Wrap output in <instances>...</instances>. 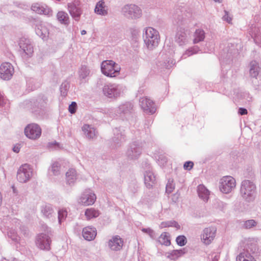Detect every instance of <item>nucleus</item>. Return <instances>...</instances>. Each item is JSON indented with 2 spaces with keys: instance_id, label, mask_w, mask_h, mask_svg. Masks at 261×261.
I'll list each match as a JSON object with an SVG mask.
<instances>
[{
  "instance_id": "1",
  "label": "nucleus",
  "mask_w": 261,
  "mask_h": 261,
  "mask_svg": "<svg viewBox=\"0 0 261 261\" xmlns=\"http://www.w3.org/2000/svg\"><path fill=\"white\" fill-rule=\"evenodd\" d=\"M143 37L144 43L148 49L152 50L158 46L160 37L156 30L152 27L146 28Z\"/></svg>"
},
{
  "instance_id": "2",
  "label": "nucleus",
  "mask_w": 261,
  "mask_h": 261,
  "mask_svg": "<svg viewBox=\"0 0 261 261\" xmlns=\"http://www.w3.org/2000/svg\"><path fill=\"white\" fill-rule=\"evenodd\" d=\"M120 13L125 18L129 20H137L142 15V9L134 4L123 5L121 8Z\"/></svg>"
},
{
  "instance_id": "3",
  "label": "nucleus",
  "mask_w": 261,
  "mask_h": 261,
  "mask_svg": "<svg viewBox=\"0 0 261 261\" xmlns=\"http://www.w3.org/2000/svg\"><path fill=\"white\" fill-rule=\"evenodd\" d=\"M256 192V186L253 181L250 180L242 181L240 188V194L242 197L248 201L254 198Z\"/></svg>"
},
{
  "instance_id": "4",
  "label": "nucleus",
  "mask_w": 261,
  "mask_h": 261,
  "mask_svg": "<svg viewBox=\"0 0 261 261\" xmlns=\"http://www.w3.org/2000/svg\"><path fill=\"white\" fill-rule=\"evenodd\" d=\"M120 69V66L112 60L103 61L101 64V72L108 77H115L119 74Z\"/></svg>"
},
{
  "instance_id": "5",
  "label": "nucleus",
  "mask_w": 261,
  "mask_h": 261,
  "mask_svg": "<svg viewBox=\"0 0 261 261\" xmlns=\"http://www.w3.org/2000/svg\"><path fill=\"white\" fill-rule=\"evenodd\" d=\"M257 250L255 244H248L246 249L237 256L236 261H256Z\"/></svg>"
},
{
  "instance_id": "6",
  "label": "nucleus",
  "mask_w": 261,
  "mask_h": 261,
  "mask_svg": "<svg viewBox=\"0 0 261 261\" xmlns=\"http://www.w3.org/2000/svg\"><path fill=\"white\" fill-rule=\"evenodd\" d=\"M33 169L31 165L28 164L22 165L18 169L17 179L20 183H26L32 177Z\"/></svg>"
},
{
  "instance_id": "7",
  "label": "nucleus",
  "mask_w": 261,
  "mask_h": 261,
  "mask_svg": "<svg viewBox=\"0 0 261 261\" xmlns=\"http://www.w3.org/2000/svg\"><path fill=\"white\" fill-rule=\"evenodd\" d=\"M123 91V87L121 85L109 84L104 85L102 88L103 94L109 98L120 97Z\"/></svg>"
},
{
  "instance_id": "8",
  "label": "nucleus",
  "mask_w": 261,
  "mask_h": 261,
  "mask_svg": "<svg viewBox=\"0 0 261 261\" xmlns=\"http://www.w3.org/2000/svg\"><path fill=\"white\" fill-rule=\"evenodd\" d=\"M133 108L134 106L131 102H126L122 103L114 111V113L112 114V116L127 118L133 113Z\"/></svg>"
},
{
  "instance_id": "9",
  "label": "nucleus",
  "mask_w": 261,
  "mask_h": 261,
  "mask_svg": "<svg viewBox=\"0 0 261 261\" xmlns=\"http://www.w3.org/2000/svg\"><path fill=\"white\" fill-rule=\"evenodd\" d=\"M236 187V180L230 176L223 177L219 183V189L221 192L227 194L230 193Z\"/></svg>"
},
{
  "instance_id": "10",
  "label": "nucleus",
  "mask_w": 261,
  "mask_h": 261,
  "mask_svg": "<svg viewBox=\"0 0 261 261\" xmlns=\"http://www.w3.org/2000/svg\"><path fill=\"white\" fill-rule=\"evenodd\" d=\"M142 146L138 141H134L129 145L126 155L129 160H136L142 153Z\"/></svg>"
},
{
  "instance_id": "11",
  "label": "nucleus",
  "mask_w": 261,
  "mask_h": 261,
  "mask_svg": "<svg viewBox=\"0 0 261 261\" xmlns=\"http://www.w3.org/2000/svg\"><path fill=\"white\" fill-rule=\"evenodd\" d=\"M217 232L215 226H210L205 228L202 232L200 236L201 242L206 245H208L214 240Z\"/></svg>"
},
{
  "instance_id": "12",
  "label": "nucleus",
  "mask_w": 261,
  "mask_h": 261,
  "mask_svg": "<svg viewBox=\"0 0 261 261\" xmlns=\"http://www.w3.org/2000/svg\"><path fill=\"white\" fill-rule=\"evenodd\" d=\"M19 45L22 57L29 58L32 56L34 53V48L31 41L29 39L25 38H21L20 40Z\"/></svg>"
},
{
  "instance_id": "13",
  "label": "nucleus",
  "mask_w": 261,
  "mask_h": 261,
  "mask_svg": "<svg viewBox=\"0 0 261 261\" xmlns=\"http://www.w3.org/2000/svg\"><path fill=\"white\" fill-rule=\"evenodd\" d=\"M80 2L79 0H73V2L68 3V10L72 17L75 21H79L82 14V10L79 7Z\"/></svg>"
},
{
  "instance_id": "14",
  "label": "nucleus",
  "mask_w": 261,
  "mask_h": 261,
  "mask_svg": "<svg viewBox=\"0 0 261 261\" xmlns=\"http://www.w3.org/2000/svg\"><path fill=\"white\" fill-rule=\"evenodd\" d=\"M24 133L28 138L32 140H36L38 139L41 135V129L37 124H30L25 128Z\"/></svg>"
},
{
  "instance_id": "15",
  "label": "nucleus",
  "mask_w": 261,
  "mask_h": 261,
  "mask_svg": "<svg viewBox=\"0 0 261 261\" xmlns=\"http://www.w3.org/2000/svg\"><path fill=\"white\" fill-rule=\"evenodd\" d=\"M96 196L90 189H87L82 194L79 199V203L84 205H92L95 201Z\"/></svg>"
},
{
  "instance_id": "16",
  "label": "nucleus",
  "mask_w": 261,
  "mask_h": 261,
  "mask_svg": "<svg viewBox=\"0 0 261 261\" xmlns=\"http://www.w3.org/2000/svg\"><path fill=\"white\" fill-rule=\"evenodd\" d=\"M189 31L181 27L178 28L175 36V41L180 46L186 44L189 39Z\"/></svg>"
},
{
  "instance_id": "17",
  "label": "nucleus",
  "mask_w": 261,
  "mask_h": 261,
  "mask_svg": "<svg viewBox=\"0 0 261 261\" xmlns=\"http://www.w3.org/2000/svg\"><path fill=\"white\" fill-rule=\"evenodd\" d=\"M113 132V146L114 147L116 148L121 146V144L125 141V130L121 127H116L114 129Z\"/></svg>"
},
{
  "instance_id": "18",
  "label": "nucleus",
  "mask_w": 261,
  "mask_h": 261,
  "mask_svg": "<svg viewBox=\"0 0 261 261\" xmlns=\"http://www.w3.org/2000/svg\"><path fill=\"white\" fill-rule=\"evenodd\" d=\"M51 240L46 234L41 233L36 237V243L37 246L42 250H49L50 248Z\"/></svg>"
},
{
  "instance_id": "19",
  "label": "nucleus",
  "mask_w": 261,
  "mask_h": 261,
  "mask_svg": "<svg viewBox=\"0 0 261 261\" xmlns=\"http://www.w3.org/2000/svg\"><path fill=\"white\" fill-rule=\"evenodd\" d=\"M140 105L145 113L153 114L155 112L156 108L154 103L147 97H142L139 100Z\"/></svg>"
},
{
  "instance_id": "20",
  "label": "nucleus",
  "mask_w": 261,
  "mask_h": 261,
  "mask_svg": "<svg viewBox=\"0 0 261 261\" xmlns=\"http://www.w3.org/2000/svg\"><path fill=\"white\" fill-rule=\"evenodd\" d=\"M14 73L13 66L10 63H3L0 67V76L4 80H9Z\"/></svg>"
},
{
  "instance_id": "21",
  "label": "nucleus",
  "mask_w": 261,
  "mask_h": 261,
  "mask_svg": "<svg viewBox=\"0 0 261 261\" xmlns=\"http://www.w3.org/2000/svg\"><path fill=\"white\" fill-rule=\"evenodd\" d=\"M31 10L39 14H44L48 16L53 15V11L45 4L34 3L31 6Z\"/></svg>"
},
{
  "instance_id": "22",
  "label": "nucleus",
  "mask_w": 261,
  "mask_h": 261,
  "mask_svg": "<svg viewBox=\"0 0 261 261\" xmlns=\"http://www.w3.org/2000/svg\"><path fill=\"white\" fill-rule=\"evenodd\" d=\"M123 240L119 236H115L112 237L108 242L109 248L115 251L120 250L123 246Z\"/></svg>"
},
{
  "instance_id": "23",
  "label": "nucleus",
  "mask_w": 261,
  "mask_h": 261,
  "mask_svg": "<svg viewBox=\"0 0 261 261\" xmlns=\"http://www.w3.org/2000/svg\"><path fill=\"white\" fill-rule=\"evenodd\" d=\"M47 98L44 96H39L35 100L30 101L28 103V107L31 106L32 112L37 111L36 108L41 109L47 105Z\"/></svg>"
},
{
  "instance_id": "24",
  "label": "nucleus",
  "mask_w": 261,
  "mask_h": 261,
  "mask_svg": "<svg viewBox=\"0 0 261 261\" xmlns=\"http://www.w3.org/2000/svg\"><path fill=\"white\" fill-rule=\"evenodd\" d=\"M228 47H229V44L228 45V46L226 48H224L223 51L221 53L220 61L221 64L222 63H230L231 60L232 55L236 53V50L234 48H229V49H228Z\"/></svg>"
},
{
  "instance_id": "25",
  "label": "nucleus",
  "mask_w": 261,
  "mask_h": 261,
  "mask_svg": "<svg viewBox=\"0 0 261 261\" xmlns=\"http://www.w3.org/2000/svg\"><path fill=\"white\" fill-rule=\"evenodd\" d=\"M82 130L86 138L89 140H93L97 137V132L92 125L85 124L82 126Z\"/></svg>"
},
{
  "instance_id": "26",
  "label": "nucleus",
  "mask_w": 261,
  "mask_h": 261,
  "mask_svg": "<svg viewBox=\"0 0 261 261\" xmlns=\"http://www.w3.org/2000/svg\"><path fill=\"white\" fill-rule=\"evenodd\" d=\"M36 34L42 39H45L48 35V30L47 28L41 22H38L36 24Z\"/></svg>"
},
{
  "instance_id": "27",
  "label": "nucleus",
  "mask_w": 261,
  "mask_h": 261,
  "mask_svg": "<svg viewBox=\"0 0 261 261\" xmlns=\"http://www.w3.org/2000/svg\"><path fill=\"white\" fill-rule=\"evenodd\" d=\"M94 12L101 16H107L108 14V8L103 0L98 2L95 6Z\"/></svg>"
},
{
  "instance_id": "28",
  "label": "nucleus",
  "mask_w": 261,
  "mask_h": 261,
  "mask_svg": "<svg viewBox=\"0 0 261 261\" xmlns=\"http://www.w3.org/2000/svg\"><path fill=\"white\" fill-rule=\"evenodd\" d=\"M155 176L152 171L148 170L144 173V183L146 187L150 189L155 184Z\"/></svg>"
},
{
  "instance_id": "29",
  "label": "nucleus",
  "mask_w": 261,
  "mask_h": 261,
  "mask_svg": "<svg viewBox=\"0 0 261 261\" xmlns=\"http://www.w3.org/2000/svg\"><path fill=\"white\" fill-rule=\"evenodd\" d=\"M82 233L84 239L87 241L94 240L97 234L96 228L91 227L84 228Z\"/></svg>"
},
{
  "instance_id": "30",
  "label": "nucleus",
  "mask_w": 261,
  "mask_h": 261,
  "mask_svg": "<svg viewBox=\"0 0 261 261\" xmlns=\"http://www.w3.org/2000/svg\"><path fill=\"white\" fill-rule=\"evenodd\" d=\"M77 172L75 169L70 168L66 173V183L69 185H73L77 179Z\"/></svg>"
},
{
  "instance_id": "31",
  "label": "nucleus",
  "mask_w": 261,
  "mask_h": 261,
  "mask_svg": "<svg viewBox=\"0 0 261 261\" xmlns=\"http://www.w3.org/2000/svg\"><path fill=\"white\" fill-rule=\"evenodd\" d=\"M261 72V67L255 61H252L250 63L249 73L252 77L256 78Z\"/></svg>"
},
{
  "instance_id": "32",
  "label": "nucleus",
  "mask_w": 261,
  "mask_h": 261,
  "mask_svg": "<svg viewBox=\"0 0 261 261\" xmlns=\"http://www.w3.org/2000/svg\"><path fill=\"white\" fill-rule=\"evenodd\" d=\"M197 193L200 198L204 201H207L209 198L210 191L203 185H200L197 187Z\"/></svg>"
},
{
  "instance_id": "33",
  "label": "nucleus",
  "mask_w": 261,
  "mask_h": 261,
  "mask_svg": "<svg viewBox=\"0 0 261 261\" xmlns=\"http://www.w3.org/2000/svg\"><path fill=\"white\" fill-rule=\"evenodd\" d=\"M58 21L62 24L67 25L69 24V17L68 14L64 11H59L56 16Z\"/></svg>"
},
{
  "instance_id": "34",
  "label": "nucleus",
  "mask_w": 261,
  "mask_h": 261,
  "mask_svg": "<svg viewBox=\"0 0 261 261\" xmlns=\"http://www.w3.org/2000/svg\"><path fill=\"white\" fill-rule=\"evenodd\" d=\"M49 173L55 176H58L61 174V165L58 162H54L48 169Z\"/></svg>"
},
{
  "instance_id": "35",
  "label": "nucleus",
  "mask_w": 261,
  "mask_h": 261,
  "mask_svg": "<svg viewBox=\"0 0 261 261\" xmlns=\"http://www.w3.org/2000/svg\"><path fill=\"white\" fill-rule=\"evenodd\" d=\"M186 249L182 248L179 250H173L170 252L167 253V257L172 260H175L186 253Z\"/></svg>"
},
{
  "instance_id": "36",
  "label": "nucleus",
  "mask_w": 261,
  "mask_h": 261,
  "mask_svg": "<svg viewBox=\"0 0 261 261\" xmlns=\"http://www.w3.org/2000/svg\"><path fill=\"white\" fill-rule=\"evenodd\" d=\"M194 38L193 41V43H198L199 42L203 41L205 38V32L202 29H197L194 33Z\"/></svg>"
},
{
  "instance_id": "37",
  "label": "nucleus",
  "mask_w": 261,
  "mask_h": 261,
  "mask_svg": "<svg viewBox=\"0 0 261 261\" xmlns=\"http://www.w3.org/2000/svg\"><path fill=\"white\" fill-rule=\"evenodd\" d=\"M41 213L44 217L47 218H50L53 216L54 214V211L50 205L45 204L42 206Z\"/></svg>"
},
{
  "instance_id": "38",
  "label": "nucleus",
  "mask_w": 261,
  "mask_h": 261,
  "mask_svg": "<svg viewBox=\"0 0 261 261\" xmlns=\"http://www.w3.org/2000/svg\"><path fill=\"white\" fill-rule=\"evenodd\" d=\"M100 213L98 210L94 208H89L86 209L85 212V215L87 220H90L93 218H97L99 216Z\"/></svg>"
},
{
  "instance_id": "39",
  "label": "nucleus",
  "mask_w": 261,
  "mask_h": 261,
  "mask_svg": "<svg viewBox=\"0 0 261 261\" xmlns=\"http://www.w3.org/2000/svg\"><path fill=\"white\" fill-rule=\"evenodd\" d=\"M249 32L252 38H253L254 41H256L257 39H260L261 38V36L259 35L260 30L258 27L253 26L252 25L250 27Z\"/></svg>"
},
{
  "instance_id": "40",
  "label": "nucleus",
  "mask_w": 261,
  "mask_h": 261,
  "mask_svg": "<svg viewBox=\"0 0 261 261\" xmlns=\"http://www.w3.org/2000/svg\"><path fill=\"white\" fill-rule=\"evenodd\" d=\"M200 51L201 49L199 48V47L197 45H195L188 48L182 55V58L186 59L188 57L198 53Z\"/></svg>"
},
{
  "instance_id": "41",
  "label": "nucleus",
  "mask_w": 261,
  "mask_h": 261,
  "mask_svg": "<svg viewBox=\"0 0 261 261\" xmlns=\"http://www.w3.org/2000/svg\"><path fill=\"white\" fill-rule=\"evenodd\" d=\"M169 236V234L167 232L162 233L159 237V242L162 245L167 246H169L171 242Z\"/></svg>"
},
{
  "instance_id": "42",
  "label": "nucleus",
  "mask_w": 261,
  "mask_h": 261,
  "mask_svg": "<svg viewBox=\"0 0 261 261\" xmlns=\"http://www.w3.org/2000/svg\"><path fill=\"white\" fill-rule=\"evenodd\" d=\"M167 227H174L177 229H179L180 227L178 223L174 220L162 222L160 225L161 228Z\"/></svg>"
},
{
  "instance_id": "43",
  "label": "nucleus",
  "mask_w": 261,
  "mask_h": 261,
  "mask_svg": "<svg viewBox=\"0 0 261 261\" xmlns=\"http://www.w3.org/2000/svg\"><path fill=\"white\" fill-rule=\"evenodd\" d=\"M8 236L9 238L15 242H18L19 241V237L18 236L17 232L15 229H13L12 227L9 228L8 231Z\"/></svg>"
},
{
  "instance_id": "44",
  "label": "nucleus",
  "mask_w": 261,
  "mask_h": 261,
  "mask_svg": "<svg viewBox=\"0 0 261 261\" xmlns=\"http://www.w3.org/2000/svg\"><path fill=\"white\" fill-rule=\"evenodd\" d=\"M90 71L87 66L82 65L79 71L80 77L83 79L86 78L89 75Z\"/></svg>"
},
{
  "instance_id": "45",
  "label": "nucleus",
  "mask_w": 261,
  "mask_h": 261,
  "mask_svg": "<svg viewBox=\"0 0 261 261\" xmlns=\"http://www.w3.org/2000/svg\"><path fill=\"white\" fill-rule=\"evenodd\" d=\"M69 88V84L67 82L62 83L60 86V92L62 96L65 97L67 95Z\"/></svg>"
},
{
  "instance_id": "46",
  "label": "nucleus",
  "mask_w": 261,
  "mask_h": 261,
  "mask_svg": "<svg viewBox=\"0 0 261 261\" xmlns=\"http://www.w3.org/2000/svg\"><path fill=\"white\" fill-rule=\"evenodd\" d=\"M175 64L174 61L172 59H168V60L164 62L163 64L160 63V65H158V66H161V68H165L166 69H169Z\"/></svg>"
},
{
  "instance_id": "47",
  "label": "nucleus",
  "mask_w": 261,
  "mask_h": 261,
  "mask_svg": "<svg viewBox=\"0 0 261 261\" xmlns=\"http://www.w3.org/2000/svg\"><path fill=\"white\" fill-rule=\"evenodd\" d=\"M256 222L253 219L245 221L243 225V227L245 229H250L256 225Z\"/></svg>"
},
{
  "instance_id": "48",
  "label": "nucleus",
  "mask_w": 261,
  "mask_h": 261,
  "mask_svg": "<svg viewBox=\"0 0 261 261\" xmlns=\"http://www.w3.org/2000/svg\"><path fill=\"white\" fill-rule=\"evenodd\" d=\"M67 215V212L65 210L62 209L58 211V221L59 224L65 220Z\"/></svg>"
},
{
  "instance_id": "49",
  "label": "nucleus",
  "mask_w": 261,
  "mask_h": 261,
  "mask_svg": "<svg viewBox=\"0 0 261 261\" xmlns=\"http://www.w3.org/2000/svg\"><path fill=\"white\" fill-rule=\"evenodd\" d=\"M176 242L178 245L180 246H183L186 244L187 240L185 236L180 235L177 237L176 239Z\"/></svg>"
},
{
  "instance_id": "50",
  "label": "nucleus",
  "mask_w": 261,
  "mask_h": 261,
  "mask_svg": "<svg viewBox=\"0 0 261 261\" xmlns=\"http://www.w3.org/2000/svg\"><path fill=\"white\" fill-rule=\"evenodd\" d=\"M175 188V185L173 183V180L172 179H169L168 183L166 185V193L169 194L171 193Z\"/></svg>"
},
{
  "instance_id": "51",
  "label": "nucleus",
  "mask_w": 261,
  "mask_h": 261,
  "mask_svg": "<svg viewBox=\"0 0 261 261\" xmlns=\"http://www.w3.org/2000/svg\"><path fill=\"white\" fill-rule=\"evenodd\" d=\"M141 231L144 233L148 234L152 239H155L156 237L155 232L150 228H143L141 229Z\"/></svg>"
},
{
  "instance_id": "52",
  "label": "nucleus",
  "mask_w": 261,
  "mask_h": 261,
  "mask_svg": "<svg viewBox=\"0 0 261 261\" xmlns=\"http://www.w3.org/2000/svg\"><path fill=\"white\" fill-rule=\"evenodd\" d=\"M208 258L211 261H218L220 258V254L217 252H213L208 254Z\"/></svg>"
},
{
  "instance_id": "53",
  "label": "nucleus",
  "mask_w": 261,
  "mask_h": 261,
  "mask_svg": "<svg viewBox=\"0 0 261 261\" xmlns=\"http://www.w3.org/2000/svg\"><path fill=\"white\" fill-rule=\"evenodd\" d=\"M7 100L5 98L3 94L0 92V107L6 109L8 107Z\"/></svg>"
},
{
  "instance_id": "54",
  "label": "nucleus",
  "mask_w": 261,
  "mask_h": 261,
  "mask_svg": "<svg viewBox=\"0 0 261 261\" xmlns=\"http://www.w3.org/2000/svg\"><path fill=\"white\" fill-rule=\"evenodd\" d=\"M222 19L223 20L226 21L229 23H231L232 20L230 15L228 12L226 10L224 11V15L223 16Z\"/></svg>"
},
{
  "instance_id": "55",
  "label": "nucleus",
  "mask_w": 261,
  "mask_h": 261,
  "mask_svg": "<svg viewBox=\"0 0 261 261\" xmlns=\"http://www.w3.org/2000/svg\"><path fill=\"white\" fill-rule=\"evenodd\" d=\"M77 105L76 103L74 101L71 102V103L69 106L68 110L69 112L71 114H74L76 112Z\"/></svg>"
},
{
  "instance_id": "56",
  "label": "nucleus",
  "mask_w": 261,
  "mask_h": 261,
  "mask_svg": "<svg viewBox=\"0 0 261 261\" xmlns=\"http://www.w3.org/2000/svg\"><path fill=\"white\" fill-rule=\"evenodd\" d=\"M194 164L191 161L186 162L184 165V168L185 170H190L193 167Z\"/></svg>"
},
{
  "instance_id": "57",
  "label": "nucleus",
  "mask_w": 261,
  "mask_h": 261,
  "mask_svg": "<svg viewBox=\"0 0 261 261\" xmlns=\"http://www.w3.org/2000/svg\"><path fill=\"white\" fill-rule=\"evenodd\" d=\"M179 197L180 194L177 192L172 195L171 200L173 202L176 203L178 201Z\"/></svg>"
},
{
  "instance_id": "58",
  "label": "nucleus",
  "mask_w": 261,
  "mask_h": 261,
  "mask_svg": "<svg viewBox=\"0 0 261 261\" xmlns=\"http://www.w3.org/2000/svg\"><path fill=\"white\" fill-rule=\"evenodd\" d=\"M248 112L247 109L243 108H240L238 111V113L241 115H244L247 114Z\"/></svg>"
},
{
  "instance_id": "59",
  "label": "nucleus",
  "mask_w": 261,
  "mask_h": 261,
  "mask_svg": "<svg viewBox=\"0 0 261 261\" xmlns=\"http://www.w3.org/2000/svg\"><path fill=\"white\" fill-rule=\"evenodd\" d=\"M58 145H59V144L56 142H55L54 143L50 142V143H48V147L49 148H52L54 146H58Z\"/></svg>"
},
{
  "instance_id": "60",
  "label": "nucleus",
  "mask_w": 261,
  "mask_h": 261,
  "mask_svg": "<svg viewBox=\"0 0 261 261\" xmlns=\"http://www.w3.org/2000/svg\"><path fill=\"white\" fill-rule=\"evenodd\" d=\"M13 150L14 152H16V153H18L20 151V147L19 146H15L13 148Z\"/></svg>"
},
{
  "instance_id": "61",
  "label": "nucleus",
  "mask_w": 261,
  "mask_h": 261,
  "mask_svg": "<svg viewBox=\"0 0 261 261\" xmlns=\"http://www.w3.org/2000/svg\"><path fill=\"white\" fill-rule=\"evenodd\" d=\"M188 24V20H185L184 21V22H182V20L181 21V22L180 23L179 25H186V24Z\"/></svg>"
},
{
  "instance_id": "62",
  "label": "nucleus",
  "mask_w": 261,
  "mask_h": 261,
  "mask_svg": "<svg viewBox=\"0 0 261 261\" xmlns=\"http://www.w3.org/2000/svg\"><path fill=\"white\" fill-rule=\"evenodd\" d=\"M86 34V31L85 30H82L81 31V34L82 35H85Z\"/></svg>"
},
{
  "instance_id": "63",
  "label": "nucleus",
  "mask_w": 261,
  "mask_h": 261,
  "mask_svg": "<svg viewBox=\"0 0 261 261\" xmlns=\"http://www.w3.org/2000/svg\"><path fill=\"white\" fill-rule=\"evenodd\" d=\"M161 160L163 161V164L166 163L167 162V159L166 158H163Z\"/></svg>"
},
{
  "instance_id": "64",
  "label": "nucleus",
  "mask_w": 261,
  "mask_h": 261,
  "mask_svg": "<svg viewBox=\"0 0 261 261\" xmlns=\"http://www.w3.org/2000/svg\"><path fill=\"white\" fill-rule=\"evenodd\" d=\"M15 223H16L18 220L17 219H14L13 220Z\"/></svg>"
}]
</instances>
